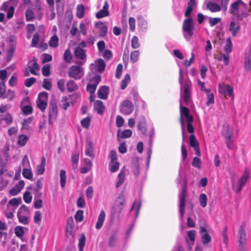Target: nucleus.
<instances>
[{
  "instance_id": "nucleus-1",
  "label": "nucleus",
  "mask_w": 251,
  "mask_h": 251,
  "mask_svg": "<svg viewBox=\"0 0 251 251\" xmlns=\"http://www.w3.org/2000/svg\"><path fill=\"white\" fill-rule=\"evenodd\" d=\"M192 83L189 79L186 80L184 82V92L183 95L181 94L180 100H179V109H180V118L179 122L181 125V130H182V141H185V135H184V122L183 118H185L186 122H190L193 119V116L189 114L190 110L189 108L183 106L182 104V99L184 101L185 104L188 105L190 103V100L191 96V89Z\"/></svg>"
},
{
  "instance_id": "nucleus-2",
  "label": "nucleus",
  "mask_w": 251,
  "mask_h": 251,
  "mask_svg": "<svg viewBox=\"0 0 251 251\" xmlns=\"http://www.w3.org/2000/svg\"><path fill=\"white\" fill-rule=\"evenodd\" d=\"M182 31L184 38L189 40L194 34L195 29L194 21L192 18L187 17L185 19L182 24Z\"/></svg>"
},
{
  "instance_id": "nucleus-3",
  "label": "nucleus",
  "mask_w": 251,
  "mask_h": 251,
  "mask_svg": "<svg viewBox=\"0 0 251 251\" xmlns=\"http://www.w3.org/2000/svg\"><path fill=\"white\" fill-rule=\"evenodd\" d=\"M124 201V196L123 194H120L116 199L111 210V216L112 220L120 218V214L123 209Z\"/></svg>"
},
{
  "instance_id": "nucleus-4",
  "label": "nucleus",
  "mask_w": 251,
  "mask_h": 251,
  "mask_svg": "<svg viewBox=\"0 0 251 251\" xmlns=\"http://www.w3.org/2000/svg\"><path fill=\"white\" fill-rule=\"evenodd\" d=\"M68 76L75 80H79L84 75V68L77 66H71L68 71Z\"/></svg>"
},
{
  "instance_id": "nucleus-5",
  "label": "nucleus",
  "mask_w": 251,
  "mask_h": 251,
  "mask_svg": "<svg viewBox=\"0 0 251 251\" xmlns=\"http://www.w3.org/2000/svg\"><path fill=\"white\" fill-rule=\"evenodd\" d=\"M187 195V185L185 182L182 185L181 192L179 195V214L180 217L181 218L184 214L185 203H186V196Z\"/></svg>"
},
{
  "instance_id": "nucleus-6",
  "label": "nucleus",
  "mask_w": 251,
  "mask_h": 251,
  "mask_svg": "<svg viewBox=\"0 0 251 251\" xmlns=\"http://www.w3.org/2000/svg\"><path fill=\"white\" fill-rule=\"evenodd\" d=\"M57 107L55 102L51 100L49 105V124L52 126L56 121L57 116Z\"/></svg>"
},
{
  "instance_id": "nucleus-7",
  "label": "nucleus",
  "mask_w": 251,
  "mask_h": 251,
  "mask_svg": "<svg viewBox=\"0 0 251 251\" xmlns=\"http://www.w3.org/2000/svg\"><path fill=\"white\" fill-rule=\"evenodd\" d=\"M48 93L46 92H42L39 94L36 101L38 107L42 111H44L47 106V100Z\"/></svg>"
},
{
  "instance_id": "nucleus-8",
  "label": "nucleus",
  "mask_w": 251,
  "mask_h": 251,
  "mask_svg": "<svg viewBox=\"0 0 251 251\" xmlns=\"http://www.w3.org/2000/svg\"><path fill=\"white\" fill-rule=\"evenodd\" d=\"M249 178V173L247 170L246 169L239 180V184L236 186L234 184H232V187L234 191L237 193H239L242 190V187L245 185Z\"/></svg>"
},
{
  "instance_id": "nucleus-9",
  "label": "nucleus",
  "mask_w": 251,
  "mask_h": 251,
  "mask_svg": "<svg viewBox=\"0 0 251 251\" xmlns=\"http://www.w3.org/2000/svg\"><path fill=\"white\" fill-rule=\"evenodd\" d=\"M246 225L243 223L240 226L239 230L237 235V243L239 244H247V237L245 232Z\"/></svg>"
},
{
  "instance_id": "nucleus-10",
  "label": "nucleus",
  "mask_w": 251,
  "mask_h": 251,
  "mask_svg": "<svg viewBox=\"0 0 251 251\" xmlns=\"http://www.w3.org/2000/svg\"><path fill=\"white\" fill-rule=\"evenodd\" d=\"M134 106L132 102L128 100H124L120 105L121 112L124 115H129L133 110Z\"/></svg>"
},
{
  "instance_id": "nucleus-11",
  "label": "nucleus",
  "mask_w": 251,
  "mask_h": 251,
  "mask_svg": "<svg viewBox=\"0 0 251 251\" xmlns=\"http://www.w3.org/2000/svg\"><path fill=\"white\" fill-rule=\"evenodd\" d=\"M100 80L101 77L100 75H97L93 77L91 81L93 82V83H89L87 84L86 87L87 91L89 92L90 94H94Z\"/></svg>"
},
{
  "instance_id": "nucleus-12",
  "label": "nucleus",
  "mask_w": 251,
  "mask_h": 251,
  "mask_svg": "<svg viewBox=\"0 0 251 251\" xmlns=\"http://www.w3.org/2000/svg\"><path fill=\"white\" fill-rule=\"evenodd\" d=\"M29 211L25 205H22L18 210L17 216L18 220H28Z\"/></svg>"
},
{
  "instance_id": "nucleus-13",
  "label": "nucleus",
  "mask_w": 251,
  "mask_h": 251,
  "mask_svg": "<svg viewBox=\"0 0 251 251\" xmlns=\"http://www.w3.org/2000/svg\"><path fill=\"white\" fill-rule=\"evenodd\" d=\"M190 139V146L194 148L196 151V154L198 156L201 155V151L199 148V143L197 140L195 136L191 134L189 137Z\"/></svg>"
},
{
  "instance_id": "nucleus-14",
  "label": "nucleus",
  "mask_w": 251,
  "mask_h": 251,
  "mask_svg": "<svg viewBox=\"0 0 251 251\" xmlns=\"http://www.w3.org/2000/svg\"><path fill=\"white\" fill-rule=\"evenodd\" d=\"M94 145L93 142L88 140L86 141V145L85 147V154L91 158L94 157Z\"/></svg>"
},
{
  "instance_id": "nucleus-15",
  "label": "nucleus",
  "mask_w": 251,
  "mask_h": 251,
  "mask_svg": "<svg viewBox=\"0 0 251 251\" xmlns=\"http://www.w3.org/2000/svg\"><path fill=\"white\" fill-rule=\"evenodd\" d=\"M137 129L143 135H146L147 132V127L146 124V120L144 117H141L138 121V125H137Z\"/></svg>"
},
{
  "instance_id": "nucleus-16",
  "label": "nucleus",
  "mask_w": 251,
  "mask_h": 251,
  "mask_svg": "<svg viewBox=\"0 0 251 251\" xmlns=\"http://www.w3.org/2000/svg\"><path fill=\"white\" fill-rule=\"evenodd\" d=\"M222 133L225 139H231L233 135V128L228 125H224L222 129Z\"/></svg>"
},
{
  "instance_id": "nucleus-17",
  "label": "nucleus",
  "mask_w": 251,
  "mask_h": 251,
  "mask_svg": "<svg viewBox=\"0 0 251 251\" xmlns=\"http://www.w3.org/2000/svg\"><path fill=\"white\" fill-rule=\"evenodd\" d=\"M109 5L107 1L104 2L103 8L102 9L98 11L96 16L98 19H101L103 17L107 16L109 15V13L108 11Z\"/></svg>"
},
{
  "instance_id": "nucleus-18",
  "label": "nucleus",
  "mask_w": 251,
  "mask_h": 251,
  "mask_svg": "<svg viewBox=\"0 0 251 251\" xmlns=\"http://www.w3.org/2000/svg\"><path fill=\"white\" fill-rule=\"evenodd\" d=\"M109 94V88L107 86L100 87L98 91V98L102 100H106Z\"/></svg>"
},
{
  "instance_id": "nucleus-19",
  "label": "nucleus",
  "mask_w": 251,
  "mask_h": 251,
  "mask_svg": "<svg viewBox=\"0 0 251 251\" xmlns=\"http://www.w3.org/2000/svg\"><path fill=\"white\" fill-rule=\"evenodd\" d=\"M197 6V2L196 0H190L187 3V7L184 13L186 17H190V14L193 10V9Z\"/></svg>"
},
{
  "instance_id": "nucleus-20",
  "label": "nucleus",
  "mask_w": 251,
  "mask_h": 251,
  "mask_svg": "<svg viewBox=\"0 0 251 251\" xmlns=\"http://www.w3.org/2000/svg\"><path fill=\"white\" fill-rule=\"evenodd\" d=\"M240 29V24L234 21L231 22L229 25V30L231 32L233 37L236 36Z\"/></svg>"
},
{
  "instance_id": "nucleus-21",
  "label": "nucleus",
  "mask_w": 251,
  "mask_h": 251,
  "mask_svg": "<svg viewBox=\"0 0 251 251\" xmlns=\"http://www.w3.org/2000/svg\"><path fill=\"white\" fill-rule=\"evenodd\" d=\"M77 229V226L75 225L74 221H67L66 227V232L67 234H73L75 232Z\"/></svg>"
},
{
  "instance_id": "nucleus-22",
  "label": "nucleus",
  "mask_w": 251,
  "mask_h": 251,
  "mask_svg": "<svg viewBox=\"0 0 251 251\" xmlns=\"http://www.w3.org/2000/svg\"><path fill=\"white\" fill-rule=\"evenodd\" d=\"M1 9L3 11H7V18L10 19L13 17L14 8L13 6H9V4L7 2L3 3Z\"/></svg>"
},
{
  "instance_id": "nucleus-23",
  "label": "nucleus",
  "mask_w": 251,
  "mask_h": 251,
  "mask_svg": "<svg viewBox=\"0 0 251 251\" xmlns=\"http://www.w3.org/2000/svg\"><path fill=\"white\" fill-rule=\"evenodd\" d=\"M20 201L21 202V198H19V199H12L9 201L7 205V209H12L13 211H15L19 205Z\"/></svg>"
},
{
  "instance_id": "nucleus-24",
  "label": "nucleus",
  "mask_w": 251,
  "mask_h": 251,
  "mask_svg": "<svg viewBox=\"0 0 251 251\" xmlns=\"http://www.w3.org/2000/svg\"><path fill=\"white\" fill-rule=\"evenodd\" d=\"M94 107L97 113L100 115H102L104 111L105 106L103 102L100 100H97L94 104Z\"/></svg>"
},
{
  "instance_id": "nucleus-25",
  "label": "nucleus",
  "mask_w": 251,
  "mask_h": 251,
  "mask_svg": "<svg viewBox=\"0 0 251 251\" xmlns=\"http://www.w3.org/2000/svg\"><path fill=\"white\" fill-rule=\"evenodd\" d=\"M240 5H243L244 7L247 6V4L243 2L241 0H238L237 1L233 2L230 6L229 8V12L233 14L235 11L238 10Z\"/></svg>"
},
{
  "instance_id": "nucleus-26",
  "label": "nucleus",
  "mask_w": 251,
  "mask_h": 251,
  "mask_svg": "<svg viewBox=\"0 0 251 251\" xmlns=\"http://www.w3.org/2000/svg\"><path fill=\"white\" fill-rule=\"evenodd\" d=\"M220 91L221 93L229 97L233 96V88L230 85H226L220 88Z\"/></svg>"
},
{
  "instance_id": "nucleus-27",
  "label": "nucleus",
  "mask_w": 251,
  "mask_h": 251,
  "mask_svg": "<svg viewBox=\"0 0 251 251\" xmlns=\"http://www.w3.org/2000/svg\"><path fill=\"white\" fill-rule=\"evenodd\" d=\"M245 68L248 70H251V49H250L245 53Z\"/></svg>"
},
{
  "instance_id": "nucleus-28",
  "label": "nucleus",
  "mask_w": 251,
  "mask_h": 251,
  "mask_svg": "<svg viewBox=\"0 0 251 251\" xmlns=\"http://www.w3.org/2000/svg\"><path fill=\"white\" fill-rule=\"evenodd\" d=\"M86 50L81 49V48L78 47L75 50V56L79 59L84 60L86 58Z\"/></svg>"
},
{
  "instance_id": "nucleus-29",
  "label": "nucleus",
  "mask_w": 251,
  "mask_h": 251,
  "mask_svg": "<svg viewBox=\"0 0 251 251\" xmlns=\"http://www.w3.org/2000/svg\"><path fill=\"white\" fill-rule=\"evenodd\" d=\"M79 154L78 152L73 153L71 157V162L72 163V168L73 169L77 168L79 160Z\"/></svg>"
},
{
  "instance_id": "nucleus-30",
  "label": "nucleus",
  "mask_w": 251,
  "mask_h": 251,
  "mask_svg": "<svg viewBox=\"0 0 251 251\" xmlns=\"http://www.w3.org/2000/svg\"><path fill=\"white\" fill-rule=\"evenodd\" d=\"M207 8L212 12H218L221 10V7L216 3L209 2L207 4Z\"/></svg>"
},
{
  "instance_id": "nucleus-31",
  "label": "nucleus",
  "mask_w": 251,
  "mask_h": 251,
  "mask_svg": "<svg viewBox=\"0 0 251 251\" xmlns=\"http://www.w3.org/2000/svg\"><path fill=\"white\" fill-rule=\"evenodd\" d=\"M132 169L134 175L137 177L139 175L140 166L138 160H133L132 162Z\"/></svg>"
},
{
  "instance_id": "nucleus-32",
  "label": "nucleus",
  "mask_w": 251,
  "mask_h": 251,
  "mask_svg": "<svg viewBox=\"0 0 251 251\" xmlns=\"http://www.w3.org/2000/svg\"><path fill=\"white\" fill-rule=\"evenodd\" d=\"M67 89L69 92H72L78 89L77 85L73 80H70L67 83Z\"/></svg>"
},
{
  "instance_id": "nucleus-33",
  "label": "nucleus",
  "mask_w": 251,
  "mask_h": 251,
  "mask_svg": "<svg viewBox=\"0 0 251 251\" xmlns=\"http://www.w3.org/2000/svg\"><path fill=\"white\" fill-rule=\"evenodd\" d=\"M46 165V159L43 157L41 159V163L40 165L37 167V175H41L44 174L45 171V167Z\"/></svg>"
},
{
  "instance_id": "nucleus-34",
  "label": "nucleus",
  "mask_w": 251,
  "mask_h": 251,
  "mask_svg": "<svg viewBox=\"0 0 251 251\" xmlns=\"http://www.w3.org/2000/svg\"><path fill=\"white\" fill-rule=\"evenodd\" d=\"M96 63V65L98 66V72H102L104 70L106 66V64L104 62L103 60L100 58L97 60Z\"/></svg>"
},
{
  "instance_id": "nucleus-35",
  "label": "nucleus",
  "mask_w": 251,
  "mask_h": 251,
  "mask_svg": "<svg viewBox=\"0 0 251 251\" xmlns=\"http://www.w3.org/2000/svg\"><path fill=\"white\" fill-rule=\"evenodd\" d=\"M63 58L65 62L67 63L71 62L72 60V55L70 49H67L65 51Z\"/></svg>"
},
{
  "instance_id": "nucleus-36",
  "label": "nucleus",
  "mask_w": 251,
  "mask_h": 251,
  "mask_svg": "<svg viewBox=\"0 0 251 251\" xmlns=\"http://www.w3.org/2000/svg\"><path fill=\"white\" fill-rule=\"evenodd\" d=\"M211 241V237L209 233H204L201 236V242L204 245H206Z\"/></svg>"
},
{
  "instance_id": "nucleus-37",
  "label": "nucleus",
  "mask_w": 251,
  "mask_h": 251,
  "mask_svg": "<svg viewBox=\"0 0 251 251\" xmlns=\"http://www.w3.org/2000/svg\"><path fill=\"white\" fill-rule=\"evenodd\" d=\"M86 237L84 234H81L78 242L79 251H83V248L85 245Z\"/></svg>"
},
{
  "instance_id": "nucleus-38",
  "label": "nucleus",
  "mask_w": 251,
  "mask_h": 251,
  "mask_svg": "<svg viewBox=\"0 0 251 251\" xmlns=\"http://www.w3.org/2000/svg\"><path fill=\"white\" fill-rule=\"evenodd\" d=\"M60 185L62 188H64L66 182V173L64 170H61L60 173Z\"/></svg>"
},
{
  "instance_id": "nucleus-39",
  "label": "nucleus",
  "mask_w": 251,
  "mask_h": 251,
  "mask_svg": "<svg viewBox=\"0 0 251 251\" xmlns=\"http://www.w3.org/2000/svg\"><path fill=\"white\" fill-rule=\"evenodd\" d=\"M28 140V138L26 135H21L18 137V143L19 146H24Z\"/></svg>"
},
{
  "instance_id": "nucleus-40",
  "label": "nucleus",
  "mask_w": 251,
  "mask_h": 251,
  "mask_svg": "<svg viewBox=\"0 0 251 251\" xmlns=\"http://www.w3.org/2000/svg\"><path fill=\"white\" fill-rule=\"evenodd\" d=\"M138 21L139 26L142 30L145 31L148 28L147 22L140 17L138 18Z\"/></svg>"
},
{
  "instance_id": "nucleus-41",
  "label": "nucleus",
  "mask_w": 251,
  "mask_h": 251,
  "mask_svg": "<svg viewBox=\"0 0 251 251\" xmlns=\"http://www.w3.org/2000/svg\"><path fill=\"white\" fill-rule=\"evenodd\" d=\"M84 15V7L82 4H78L77 6L76 9V16L81 19L83 17Z\"/></svg>"
},
{
  "instance_id": "nucleus-42",
  "label": "nucleus",
  "mask_w": 251,
  "mask_h": 251,
  "mask_svg": "<svg viewBox=\"0 0 251 251\" xmlns=\"http://www.w3.org/2000/svg\"><path fill=\"white\" fill-rule=\"evenodd\" d=\"M58 38L56 35L52 36L50 39L49 44L50 47L56 48L58 45Z\"/></svg>"
},
{
  "instance_id": "nucleus-43",
  "label": "nucleus",
  "mask_w": 251,
  "mask_h": 251,
  "mask_svg": "<svg viewBox=\"0 0 251 251\" xmlns=\"http://www.w3.org/2000/svg\"><path fill=\"white\" fill-rule=\"evenodd\" d=\"M118 178L119 179L117 182L116 187L119 188L124 182L125 180V172L124 171L121 170L119 175H118Z\"/></svg>"
},
{
  "instance_id": "nucleus-44",
  "label": "nucleus",
  "mask_w": 251,
  "mask_h": 251,
  "mask_svg": "<svg viewBox=\"0 0 251 251\" xmlns=\"http://www.w3.org/2000/svg\"><path fill=\"white\" fill-rule=\"evenodd\" d=\"M23 176L29 180H32L33 174L31 169H28L26 168H24L23 171Z\"/></svg>"
},
{
  "instance_id": "nucleus-45",
  "label": "nucleus",
  "mask_w": 251,
  "mask_h": 251,
  "mask_svg": "<svg viewBox=\"0 0 251 251\" xmlns=\"http://www.w3.org/2000/svg\"><path fill=\"white\" fill-rule=\"evenodd\" d=\"M140 206H141V204L139 202H136V201H135L132 206V207L131 208V210H130V212H135V215H136V217H137V215L138 214V212H139V211L140 210Z\"/></svg>"
},
{
  "instance_id": "nucleus-46",
  "label": "nucleus",
  "mask_w": 251,
  "mask_h": 251,
  "mask_svg": "<svg viewBox=\"0 0 251 251\" xmlns=\"http://www.w3.org/2000/svg\"><path fill=\"white\" fill-rule=\"evenodd\" d=\"M207 198L206 195L204 194H201L199 197V201L200 202L201 205L202 207H205L207 205Z\"/></svg>"
},
{
  "instance_id": "nucleus-47",
  "label": "nucleus",
  "mask_w": 251,
  "mask_h": 251,
  "mask_svg": "<svg viewBox=\"0 0 251 251\" xmlns=\"http://www.w3.org/2000/svg\"><path fill=\"white\" fill-rule=\"evenodd\" d=\"M139 54V51L137 50H135L131 52L130 54V60L133 63H135L138 61Z\"/></svg>"
},
{
  "instance_id": "nucleus-48",
  "label": "nucleus",
  "mask_w": 251,
  "mask_h": 251,
  "mask_svg": "<svg viewBox=\"0 0 251 251\" xmlns=\"http://www.w3.org/2000/svg\"><path fill=\"white\" fill-rule=\"evenodd\" d=\"M232 50V44L231 43V39L228 38L226 41V45L225 47V50L226 52L228 53L231 52Z\"/></svg>"
},
{
  "instance_id": "nucleus-49",
  "label": "nucleus",
  "mask_w": 251,
  "mask_h": 251,
  "mask_svg": "<svg viewBox=\"0 0 251 251\" xmlns=\"http://www.w3.org/2000/svg\"><path fill=\"white\" fill-rule=\"evenodd\" d=\"M28 68L30 73L34 75H38V74L35 71V70H38L39 69V66L36 62H34L33 63L32 66H28Z\"/></svg>"
},
{
  "instance_id": "nucleus-50",
  "label": "nucleus",
  "mask_w": 251,
  "mask_h": 251,
  "mask_svg": "<svg viewBox=\"0 0 251 251\" xmlns=\"http://www.w3.org/2000/svg\"><path fill=\"white\" fill-rule=\"evenodd\" d=\"M15 233L16 235L21 238L24 234V228L21 226H17L15 228Z\"/></svg>"
},
{
  "instance_id": "nucleus-51",
  "label": "nucleus",
  "mask_w": 251,
  "mask_h": 251,
  "mask_svg": "<svg viewBox=\"0 0 251 251\" xmlns=\"http://www.w3.org/2000/svg\"><path fill=\"white\" fill-rule=\"evenodd\" d=\"M25 18L26 21H31L34 18V13L30 9H27L25 11Z\"/></svg>"
},
{
  "instance_id": "nucleus-52",
  "label": "nucleus",
  "mask_w": 251,
  "mask_h": 251,
  "mask_svg": "<svg viewBox=\"0 0 251 251\" xmlns=\"http://www.w3.org/2000/svg\"><path fill=\"white\" fill-rule=\"evenodd\" d=\"M91 122L90 118L87 117L85 118L82 119L81 121V126L85 128H88Z\"/></svg>"
},
{
  "instance_id": "nucleus-53",
  "label": "nucleus",
  "mask_w": 251,
  "mask_h": 251,
  "mask_svg": "<svg viewBox=\"0 0 251 251\" xmlns=\"http://www.w3.org/2000/svg\"><path fill=\"white\" fill-rule=\"evenodd\" d=\"M109 165L112 172H115L119 168V164L117 161L110 162Z\"/></svg>"
},
{
  "instance_id": "nucleus-54",
  "label": "nucleus",
  "mask_w": 251,
  "mask_h": 251,
  "mask_svg": "<svg viewBox=\"0 0 251 251\" xmlns=\"http://www.w3.org/2000/svg\"><path fill=\"white\" fill-rule=\"evenodd\" d=\"M23 199L25 202L29 203L32 201V197L30 195V193L27 191L24 194Z\"/></svg>"
},
{
  "instance_id": "nucleus-55",
  "label": "nucleus",
  "mask_w": 251,
  "mask_h": 251,
  "mask_svg": "<svg viewBox=\"0 0 251 251\" xmlns=\"http://www.w3.org/2000/svg\"><path fill=\"white\" fill-rule=\"evenodd\" d=\"M117 241V234L116 233L113 234L110 237L108 245L110 247H114L116 245Z\"/></svg>"
},
{
  "instance_id": "nucleus-56",
  "label": "nucleus",
  "mask_w": 251,
  "mask_h": 251,
  "mask_svg": "<svg viewBox=\"0 0 251 251\" xmlns=\"http://www.w3.org/2000/svg\"><path fill=\"white\" fill-rule=\"evenodd\" d=\"M130 75L127 74L125 76L124 79L122 81L121 89L124 90L127 85V81L130 80Z\"/></svg>"
},
{
  "instance_id": "nucleus-57",
  "label": "nucleus",
  "mask_w": 251,
  "mask_h": 251,
  "mask_svg": "<svg viewBox=\"0 0 251 251\" xmlns=\"http://www.w3.org/2000/svg\"><path fill=\"white\" fill-rule=\"evenodd\" d=\"M50 65L46 64L42 69V74L45 76H48L50 74Z\"/></svg>"
},
{
  "instance_id": "nucleus-58",
  "label": "nucleus",
  "mask_w": 251,
  "mask_h": 251,
  "mask_svg": "<svg viewBox=\"0 0 251 251\" xmlns=\"http://www.w3.org/2000/svg\"><path fill=\"white\" fill-rule=\"evenodd\" d=\"M6 87L4 82H0V98L5 99Z\"/></svg>"
},
{
  "instance_id": "nucleus-59",
  "label": "nucleus",
  "mask_w": 251,
  "mask_h": 251,
  "mask_svg": "<svg viewBox=\"0 0 251 251\" xmlns=\"http://www.w3.org/2000/svg\"><path fill=\"white\" fill-rule=\"evenodd\" d=\"M94 189L92 186H88L86 190V196L88 199H91L93 197Z\"/></svg>"
},
{
  "instance_id": "nucleus-60",
  "label": "nucleus",
  "mask_w": 251,
  "mask_h": 251,
  "mask_svg": "<svg viewBox=\"0 0 251 251\" xmlns=\"http://www.w3.org/2000/svg\"><path fill=\"white\" fill-rule=\"evenodd\" d=\"M1 120L4 121L8 125L11 124L13 122V119L11 115L9 114H6L3 118H1Z\"/></svg>"
},
{
  "instance_id": "nucleus-61",
  "label": "nucleus",
  "mask_w": 251,
  "mask_h": 251,
  "mask_svg": "<svg viewBox=\"0 0 251 251\" xmlns=\"http://www.w3.org/2000/svg\"><path fill=\"white\" fill-rule=\"evenodd\" d=\"M131 47L133 49H137L140 47V44L138 42V38L136 36H133L132 38Z\"/></svg>"
},
{
  "instance_id": "nucleus-62",
  "label": "nucleus",
  "mask_w": 251,
  "mask_h": 251,
  "mask_svg": "<svg viewBox=\"0 0 251 251\" xmlns=\"http://www.w3.org/2000/svg\"><path fill=\"white\" fill-rule=\"evenodd\" d=\"M221 21L220 18H212L210 17L209 19V23L211 26H213Z\"/></svg>"
},
{
  "instance_id": "nucleus-63",
  "label": "nucleus",
  "mask_w": 251,
  "mask_h": 251,
  "mask_svg": "<svg viewBox=\"0 0 251 251\" xmlns=\"http://www.w3.org/2000/svg\"><path fill=\"white\" fill-rule=\"evenodd\" d=\"M107 32V26L105 25H103L99 29V34L100 37H104L106 36Z\"/></svg>"
},
{
  "instance_id": "nucleus-64",
  "label": "nucleus",
  "mask_w": 251,
  "mask_h": 251,
  "mask_svg": "<svg viewBox=\"0 0 251 251\" xmlns=\"http://www.w3.org/2000/svg\"><path fill=\"white\" fill-rule=\"evenodd\" d=\"M36 82V78L34 77H30L25 79V85L27 87H31Z\"/></svg>"
}]
</instances>
